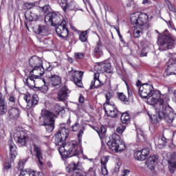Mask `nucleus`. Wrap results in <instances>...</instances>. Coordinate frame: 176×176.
Wrapping results in <instances>:
<instances>
[{
	"label": "nucleus",
	"mask_w": 176,
	"mask_h": 176,
	"mask_svg": "<svg viewBox=\"0 0 176 176\" xmlns=\"http://www.w3.org/2000/svg\"><path fill=\"white\" fill-rule=\"evenodd\" d=\"M69 131L65 127H61L55 135V144L60 146L58 152L63 157H78L82 152V146L76 141H72L65 144Z\"/></svg>",
	"instance_id": "nucleus-1"
},
{
	"label": "nucleus",
	"mask_w": 176,
	"mask_h": 176,
	"mask_svg": "<svg viewBox=\"0 0 176 176\" xmlns=\"http://www.w3.org/2000/svg\"><path fill=\"white\" fill-rule=\"evenodd\" d=\"M148 14L142 12H135L131 14V23L135 25L134 38H140L143 34L142 30H146V23H148Z\"/></svg>",
	"instance_id": "nucleus-2"
},
{
	"label": "nucleus",
	"mask_w": 176,
	"mask_h": 176,
	"mask_svg": "<svg viewBox=\"0 0 176 176\" xmlns=\"http://www.w3.org/2000/svg\"><path fill=\"white\" fill-rule=\"evenodd\" d=\"M155 111L158 113V118L156 116H153L152 117L149 115V118L153 120V122H154V123H157L159 120H164L166 123L171 124V122H174V119L176 116L175 113L173 111V108L167 105V104Z\"/></svg>",
	"instance_id": "nucleus-3"
},
{
	"label": "nucleus",
	"mask_w": 176,
	"mask_h": 176,
	"mask_svg": "<svg viewBox=\"0 0 176 176\" xmlns=\"http://www.w3.org/2000/svg\"><path fill=\"white\" fill-rule=\"evenodd\" d=\"M57 119V116L47 110H42L39 117L40 126H45L48 133H52L54 130V123Z\"/></svg>",
	"instance_id": "nucleus-4"
},
{
	"label": "nucleus",
	"mask_w": 176,
	"mask_h": 176,
	"mask_svg": "<svg viewBox=\"0 0 176 176\" xmlns=\"http://www.w3.org/2000/svg\"><path fill=\"white\" fill-rule=\"evenodd\" d=\"M157 43L160 46L159 50L164 52V50H168L175 47V38L173 37V34L168 32V30H166L162 36L158 37Z\"/></svg>",
	"instance_id": "nucleus-5"
},
{
	"label": "nucleus",
	"mask_w": 176,
	"mask_h": 176,
	"mask_svg": "<svg viewBox=\"0 0 176 176\" xmlns=\"http://www.w3.org/2000/svg\"><path fill=\"white\" fill-rule=\"evenodd\" d=\"M109 148L113 152H122L126 149V145L120 139V136L116 133H113L111 139L107 143Z\"/></svg>",
	"instance_id": "nucleus-6"
},
{
	"label": "nucleus",
	"mask_w": 176,
	"mask_h": 176,
	"mask_svg": "<svg viewBox=\"0 0 176 176\" xmlns=\"http://www.w3.org/2000/svg\"><path fill=\"white\" fill-rule=\"evenodd\" d=\"M162 94L159 91H154L151 96L147 99L150 105H153L155 111H159L160 108L164 107L167 103H164V100L160 98Z\"/></svg>",
	"instance_id": "nucleus-7"
},
{
	"label": "nucleus",
	"mask_w": 176,
	"mask_h": 176,
	"mask_svg": "<svg viewBox=\"0 0 176 176\" xmlns=\"http://www.w3.org/2000/svg\"><path fill=\"white\" fill-rule=\"evenodd\" d=\"M14 138L18 146H27L28 141H30V135L25 131H18L14 134Z\"/></svg>",
	"instance_id": "nucleus-8"
},
{
	"label": "nucleus",
	"mask_w": 176,
	"mask_h": 176,
	"mask_svg": "<svg viewBox=\"0 0 176 176\" xmlns=\"http://www.w3.org/2000/svg\"><path fill=\"white\" fill-rule=\"evenodd\" d=\"M61 21H61L60 14L56 12L47 13L45 16V22L50 23L53 27H57V25L61 24Z\"/></svg>",
	"instance_id": "nucleus-9"
},
{
	"label": "nucleus",
	"mask_w": 176,
	"mask_h": 176,
	"mask_svg": "<svg viewBox=\"0 0 176 176\" xmlns=\"http://www.w3.org/2000/svg\"><path fill=\"white\" fill-rule=\"evenodd\" d=\"M60 8H62L63 12H67V10H82L79 8V6L74 1V0H60Z\"/></svg>",
	"instance_id": "nucleus-10"
},
{
	"label": "nucleus",
	"mask_w": 176,
	"mask_h": 176,
	"mask_svg": "<svg viewBox=\"0 0 176 176\" xmlns=\"http://www.w3.org/2000/svg\"><path fill=\"white\" fill-rule=\"evenodd\" d=\"M23 98L27 104L25 107L26 109L34 108L35 105H38V102H39V98L36 94H34L32 97H31L30 94H28L25 95ZM23 108H25V107H23Z\"/></svg>",
	"instance_id": "nucleus-11"
},
{
	"label": "nucleus",
	"mask_w": 176,
	"mask_h": 176,
	"mask_svg": "<svg viewBox=\"0 0 176 176\" xmlns=\"http://www.w3.org/2000/svg\"><path fill=\"white\" fill-rule=\"evenodd\" d=\"M153 91V85L149 83H144L139 88V94L142 98H147Z\"/></svg>",
	"instance_id": "nucleus-12"
},
{
	"label": "nucleus",
	"mask_w": 176,
	"mask_h": 176,
	"mask_svg": "<svg viewBox=\"0 0 176 176\" xmlns=\"http://www.w3.org/2000/svg\"><path fill=\"white\" fill-rule=\"evenodd\" d=\"M104 109L109 118H118L122 115L120 111H118L116 106L112 104H104Z\"/></svg>",
	"instance_id": "nucleus-13"
},
{
	"label": "nucleus",
	"mask_w": 176,
	"mask_h": 176,
	"mask_svg": "<svg viewBox=\"0 0 176 176\" xmlns=\"http://www.w3.org/2000/svg\"><path fill=\"white\" fill-rule=\"evenodd\" d=\"M56 32L60 38H67L69 35L68 28H67V21L62 19L60 24L58 25L56 28Z\"/></svg>",
	"instance_id": "nucleus-14"
},
{
	"label": "nucleus",
	"mask_w": 176,
	"mask_h": 176,
	"mask_svg": "<svg viewBox=\"0 0 176 176\" xmlns=\"http://www.w3.org/2000/svg\"><path fill=\"white\" fill-rule=\"evenodd\" d=\"M71 91L67 88V87H63L57 93L56 100L58 101L64 102L65 100H68Z\"/></svg>",
	"instance_id": "nucleus-15"
},
{
	"label": "nucleus",
	"mask_w": 176,
	"mask_h": 176,
	"mask_svg": "<svg viewBox=\"0 0 176 176\" xmlns=\"http://www.w3.org/2000/svg\"><path fill=\"white\" fill-rule=\"evenodd\" d=\"M25 17L28 23H31V21H36L39 20L41 15L39 14V11L38 10H33L32 11H27L25 12Z\"/></svg>",
	"instance_id": "nucleus-16"
},
{
	"label": "nucleus",
	"mask_w": 176,
	"mask_h": 176,
	"mask_svg": "<svg viewBox=\"0 0 176 176\" xmlns=\"http://www.w3.org/2000/svg\"><path fill=\"white\" fill-rule=\"evenodd\" d=\"M72 74V80L78 87H82V76H83V72L79 71L69 72Z\"/></svg>",
	"instance_id": "nucleus-17"
},
{
	"label": "nucleus",
	"mask_w": 176,
	"mask_h": 176,
	"mask_svg": "<svg viewBox=\"0 0 176 176\" xmlns=\"http://www.w3.org/2000/svg\"><path fill=\"white\" fill-rule=\"evenodd\" d=\"M67 173H74L73 176H86V173L78 168L74 162L69 168H67Z\"/></svg>",
	"instance_id": "nucleus-18"
},
{
	"label": "nucleus",
	"mask_w": 176,
	"mask_h": 176,
	"mask_svg": "<svg viewBox=\"0 0 176 176\" xmlns=\"http://www.w3.org/2000/svg\"><path fill=\"white\" fill-rule=\"evenodd\" d=\"M34 32L35 34H37V35L47 36V35H49V28L46 25H39L37 28L34 29Z\"/></svg>",
	"instance_id": "nucleus-19"
},
{
	"label": "nucleus",
	"mask_w": 176,
	"mask_h": 176,
	"mask_svg": "<svg viewBox=\"0 0 176 176\" xmlns=\"http://www.w3.org/2000/svg\"><path fill=\"white\" fill-rule=\"evenodd\" d=\"M100 73L97 72L94 74V80L91 82L90 89H98V87H101L102 86V82L100 81Z\"/></svg>",
	"instance_id": "nucleus-20"
},
{
	"label": "nucleus",
	"mask_w": 176,
	"mask_h": 176,
	"mask_svg": "<svg viewBox=\"0 0 176 176\" xmlns=\"http://www.w3.org/2000/svg\"><path fill=\"white\" fill-rule=\"evenodd\" d=\"M29 65L31 68H36L42 65V59L36 56H33L29 59Z\"/></svg>",
	"instance_id": "nucleus-21"
},
{
	"label": "nucleus",
	"mask_w": 176,
	"mask_h": 176,
	"mask_svg": "<svg viewBox=\"0 0 176 176\" xmlns=\"http://www.w3.org/2000/svg\"><path fill=\"white\" fill-rule=\"evenodd\" d=\"M169 171L173 174L176 170V153L171 154L170 159L168 161Z\"/></svg>",
	"instance_id": "nucleus-22"
},
{
	"label": "nucleus",
	"mask_w": 176,
	"mask_h": 176,
	"mask_svg": "<svg viewBox=\"0 0 176 176\" xmlns=\"http://www.w3.org/2000/svg\"><path fill=\"white\" fill-rule=\"evenodd\" d=\"M50 84L52 87H56V89H58L61 85V77L56 74L52 75Z\"/></svg>",
	"instance_id": "nucleus-23"
},
{
	"label": "nucleus",
	"mask_w": 176,
	"mask_h": 176,
	"mask_svg": "<svg viewBox=\"0 0 176 176\" xmlns=\"http://www.w3.org/2000/svg\"><path fill=\"white\" fill-rule=\"evenodd\" d=\"M157 159H159V156L157 155L150 156L145 162V164L147 166L148 168L150 170H153L156 166V162H157Z\"/></svg>",
	"instance_id": "nucleus-24"
},
{
	"label": "nucleus",
	"mask_w": 176,
	"mask_h": 176,
	"mask_svg": "<svg viewBox=\"0 0 176 176\" xmlns=\"http://www.w3.org/2000/svg\"><path fill=\"white\" fill-rule=\"evenodd\" d=\"M37 76H34L32 74V76L26 78L25 83L28 86V87H30V89H32L33 90L37 89V87L35 86V82H36V79H38Z\"/></svg>",
	"instance_id": "nucleus-25"
},
{
	"label": "nucleus",
	"mask_w": 176,
	"mask_h": 176,
	"mask_svg": "<svg viewBox=\"0 0 176 176\" xmlns=\"http://www.w3.org/2000/svg\"><path fill=\"white\" fill-rule=\"evenodd\" d=\"M8 145L10 148V162H13L14 159H16V156H17V151H16V144L13 143V141L9 140Z\"/></svg>",
	"instance_id": "nucleus-26"
},
{
	"label": "nucleus",
	"mask_w": 176,
	"mask_h": 176,
	"mask_svg": "<svg viewBox=\"0 0 176 176\" xmlns=\"http://www.w3.org/2000/svg\"><path fill=\"white\" fill-rule=\"evenodd\" d=\"M33 151L36 153V157H37L39 164L41 166H43V157H42V151L41 150V148L38 146L36 144H33Z\"/></svg>",
	"instance_id": "nucleus-27"
},
{
	"label": "nucleus",
	"mask_w": 176,
	"mask_h": 176,
	"mask_svg": "<svg viewBox=\"0 0 176 176\" xmlns=\"http://www.w3.org/2000/svg\"><path fill=\"white\" fill-rule=\"evenodd\" d=\"M31 75L32 74H35L36 78H39V76H42L45 74V68H43V66L42 65L41 66H36V67H34L31 71H30Z\"/></svg>",
	"instance_id": "nucleus-28"
},
{
	"label": "nucleus",
	"mask_w": 176,
	"mask_h": 176,
	"mask_svg": "<svg viewBox=\"0 0 176 176\" xmlns=\"http://www.w3.org/2000/svg\"><path fill=\"white\" fill-rule=\"evenodd\" d=\"M94 54L96 57H101L102 56V43H101V40L96 43V46L94 50Z\"/></svg>",
	"instance_id": "nucleus-29"
},
{
	"label": "nucleus",
	"mask_w": 176,
	"mask_h": 176,
	"mask_svg": "<svg viewBox=\"0 0 176 176\" xmlns=\"http://www.w3.org/2000/svg\"><path fill=\"white\" fill-rule=\"evenodd\" d=\"M8 112V107L5 104V98L2 95V93H0V115H5Z\"/></svg>",
	"instance_id": "nucleus-30"
},
{
	"label": "nucleus",
	"mask_w": 176,
	"mask_h": 176,
	"mask_svg": "<svg viewBox=\"0 0 176 176\" xmlns=\"http://www.w3.org/2000/svg\"><path fill=\"white\" fill-rule=\"evenodd\" d=\"M8 114L10 119L14 120L20 116V110L16 107L12 108L9 110Z\"/></svg>",
	"instance_id": "nucleus-31"
},
{
	"label": "nucleus",
	"mask_w": 176,
	"mask_h": 176,
	"mask_svg": "<svg viewBox=\"0 0 176 176\" xmlns=\"http://www.w3.org/2000/svg\"><path fill=\"white\" fill-rule=\"evenodd\" d=\"M39 174H43L42 172H36V171H27L22 170L19 175V176H39Z\"/></svg>",
	"instance_id": "nucleus-32"
},
{
	"label": "nucleus",
	"mask_w": 176,
	"mask_h": 176,
	"mask_svg": "<svg viewBox=\"0 0 176 176\" xmlns=\"http://www.w3.org/2000/svg\"><path fill=\"white\" fill-rule=\"evenodd\" d=\"M100 67H102V72H107V74H111L112 72L111 63H102Z\"/></svg>",
	"instance_id": "nucleus-33"
},
{
	"label": "nucleus",
	"mask_w": 176,
	"mask_h": 176,
	"mask_svg": "<svg viewBox=\"0 0 176 176\" xmlns=\"http://www.w3.org/2000/svg\"><path fill=\"white\" fill-rule=\"evenodd\" d=\"M121 122H122L123 124H127L130 123V116L127 113H123L121 115Z\"/></svg>",
	"instance_id": "nucleus-34"
},
{
	"label": "nucleus",
	"mask_w": 176,
	"mask_h": 176,
	"mask_svg": "<svg viewBox=\"0 0 176 176\" xmlns=\"http://www.w3.org/2000/svg\"><path fill=\"white\" fill-rule=\"evenodd\" d=\"M97 133L100 138L105 137L107 134V128L104 126H101L99 129H97Z\"/></svg>",
	"instance_id": "nucleus-35"
},
{
	"label": "nucleus",
	"mask_w": 176,
	"mask_h": 176,
	"mask_svg": "<svg viewBox=\"0 0 176 176\" xmlns=\"http://www.w3.org/2000/svg\"><path fill=\"white\" fill-rule=\"evenodd\" d=\"M39 80L41 82H43L44 85H43L42 87H37V88L36 89H38V90H39L42 93H47V90H49V87H47L45 83V80Z\"/></svg>",
	"instance_id": "nucleus-36"
},
{
	"label": "nucleus",
	"mask_w": 176,
	"mask_h": 176,
	"mask_svg": "<svg viewBox=\"0 0 176 176\" xmlns=\"http://www.w3.org/2000/svg\"><path fill=\"white\" fill-rule=\"evenodd\" d=\"M167 144V139L165 137L162 136L160 139L158 140L157 145L160 148H163Z\"/></svg>",
	"instance_id": "nucleus-37"
},
{
	"label": "nucleus",
	"mask_w": 176,
	"mask_h": 176,
	"mask_svg": "<svg viewBox=\"0 0 176 176\" xmlns=\"http://www.w3.org/2000/svg\"><path fill=\"white\" fill-rule=\"evenodd\" d=\"M135 157L137 159V160H140V162H144V160H145V157L140 151L135 153Z\"/></svg>",
	"instance_id": "nucleus-38"
},
{
	"label": "nucleus",
	"mask_w": 176,
	"mask_h": 176,
	"mask_svg": "<svg viewBox=\"0 0 176 176\" xmlns=\"http://www.w3.org/2000/svg\"><path fill=\"white\" fill-rule=\"evenodd\" d=\"M79 39L82 42H86L87 41V31L81 32L79 36Z\"/></svg>",
	"instance_id": "nucleus-39"
},
{
	"label": "nucleus",
	"mask_w": 176,
	"mask_h": 176,
	"mask_svg": "<svg viewBox=\"0 0 176 176\" xmlns=\"http://www.w3.org/2000/svg\"><path fill=\"white\" fill-rule=\"evenodd\" d=\"M35 3H25L23 4V9L25 10H30L35 8Z\"/></svg>",
	"instance_id": "nucleus-40"
},
{
	"label": "nucleus",
	"mask_w": 176,
	"mask_h": 176,
	"mask_svg": "<svg viewBox=\"0 0 176 176\" xmlns=\"http://www.w3.org/2000/svg\"><path fill=\"white\" fill-rule=\"evenodd\" d=\"M118 98L120 101H122V102H124V104H129L127 97H126V95H124L123 93L118 94Z\"/></svg>",
	"instance_id": "nucleus-41"
},
{
	"label": "nucleus",
	"mask_w": 176,
	"mask_h": 176,
	"mask_svg": "<svg viewBox=\"0 0 176 176\" xmlns=\"http://www.w3.org/2000/svg\"><path fill=\"white\" fill-rule=\"evenodd\" d=\"M125 130H126V125L124 124H120L116 129V131L117 133H118V134H123Z\"/></svg>",
	"instance_id": "nucleus-42"
},
{
	"label": "nucleus",
	"mask_w": 176,
	"mask_h": 176,
	"mask_svg": "<svg viewBox=\"0 0 176 176\" xmlns=\"http://www.w3.org/2000/svg\"><path fill=\"white\" fill-rule=\"evenodd\" d=\"M109 160V156H103L100 160V163L102 166H107V163H108Z\"/></svg>",
	"instance_id": "nucleus-43"
},
{
	"label": "nucleus",
	"mask_w": 176,
	"mask_h": 176,
	"mask_svg": "<svg viewBox=\"0 0 176 176\" xmlns=\"http://www.w3.org/2000/svg\"><path fill=\"white\" fill-rule=\"evenodd\" d=\"M143 156H144V159L146 160V157L149 155V148H145L140 151Z\"/></svg>",
	"instance_id": "nucleus-44"
},
{
	"label": "nucleus",
	"mask_w": 176,
	"mask_h": 176,
	"mask_svg": "<svg viewBox=\"0 0 176 176\" xmlns=\"http://www.w3.org/2000/svg\"><path fill=\"white\" fill-rule=\"evenodd\" d=\"M74 57L76 60H82V58H85V54L77 52L74 54Z\"/></svg>",
	"instance_id": "nucleus-45"
},
{
	"label": "nucleus",
	"mask_w": 176,
	"mask_h": 176,
	"mask_svg": "<svg viewBox=\"0 0 176 176\" xmlns=\"http://www.w3.org/2000/svg\"><path fill=\"white\" fill-rule=\"evenodd\" d=\"M138 137L140 141H144L145 140V135H144V133L140 129L138 130Z\"/></svg>",
	"instance_id": "nucleus-46"
},
{
	"label": "nucleus",
	"mask_w": 176,
	"mask_h": 176,
	"mask_svg": "<svg viewBox=\"0 0 176 176\" xmlns=\"http://www.w3.org/2000/svg\"><path fill=\"white\" fill-rule=\"evenodd\" d=\"M40 8H41L43 13H47L50 10V6L46 5L43 7H41Z\"/></svg>",
	"instance_id": "nucleus-47"
},
{
	"label": "nucleus",
	"mask_w": 176,
	"mask_h": 176,
	"mask_svg": "<svg viewBox=\"0 0 176 176\" xmlns=\"http://www.w3.org/2000/svg\"><path fill=\"white\" fill-rule=\"evenodd\" d=\"M106 97V104L104 105H108V104H111V102H109V100L112 98V94L111 93H107L105 95Z\"/></svg>",
	"instance_id": "nucleus-48"
},
{
	"label": "nucleus",
	"mask_w": 176,
	"mask_h": 176,
	"mask_svg": "<svg viewBox=\"0 0 176 176\" xmlns=\"http://www.w3.org/2000/svg\"><path fill=\"white\" fill-rule=\"evenodd\" d=\"M79 127H80V125L79 123L76 122L72 126V131H79Z\"/></svg>",
	"instance_id": "nucleus-49"
},
{
	"label": "nucleus",
	"mask_w": 176,
	"mask_h": 176,
	"mask_svg": "<svg viewBox=\"0 0 176 176\" xmlns=\"http://www.w3.org/2000/svg\"><path fill=\"white\" fill-rule=\"evenodd\" d=\"M101 171L102 175H108V169H107V166H102Z\"/></svg>",
	"instance_id": "nucleus-50"
},
{
	"label": "nucleus",
	"mask_w": 176,
	"mask_h": 176,
	"mask_svg": "<svg viewBox=\"0 0 176 176\" xmlns=\"http://www.w3.org/2000/svg\"><path fill=\"white\" fill-rule=\"evenodd\" d=\"M146 54H148V47H146L142 50L140 56L141 57H145Z\"/></svg>",
	"instance_id": "nucleus-51"
},
{
	"label": "nucleus",
	"mask_w": 176,
	"mask_h": 176,
	"mask_svg": "<svg viewBox=\"0 0 176 176\" xmlns=\"http://www.w3.org/2000/svg\"><path fill=\"white\" fill-rule=\"evenodd\" d=\"M53 67H54V65H52V63H47L46 64V70L50 72L53 69Z\"/></svg>",
	"instance_id": "nucleus-52"
},
{
	"label": "nucleus",
	"mask_w": 176,
	"mask_h": 176,
	"mask_svg": "<svg viewBox=\"0 0 176 176\" xmlns=\"http://www.w3.org/2000/svg\"><path fill=\"white\" fill-rule=\"evenodd\" d=\"M18 164H19V167H18L19 170H23V168H24V163H23V162L19 161L18 162Z\"/></svg>",
	"instance_id": "nucleus-53"
},
{
	"label": "nucleus",
	"mask_w": 176,
	"mask_h": 176,
	"mask_svg": "<svg viewBox=\"0 0 176 176\" xmlns=\"http://www.w3.org/2000/svg\"><path fill=\"white\" fill-rule=\"evenodd\" d=\"M168 26L170 30H174V23L172 21H169L168 23Z\"/></svg>",
	"instance_id": "nucleus-54"
},
{
	"label": "nucleus",
	"mask_w": 176,
	"mask_h": 176,
	"mask_svg": "<svg viewBox=\"0 0 176 176\" xmlns=\"http://www.w3.org/2000/svg\"><path fill=\"white\" fill-rule=\"evenodd\" d=\"M115 30L117 31L118 35L120 39H122V34H120V30L119 28H116L114 26Z\"/></svg>",
	"instance_id": "nucleus-55"
},
{
	"label": "nucleus",
	"mask_w": 176,
	"mask_h": 176,
	"mask_svg": "<svg viewBox=\"0 0 176 176\" xmlns=\"http://www.w3.org/2000/svg\"><path fill=\"white\" fill-rule=\"evenodd\" d=\"M122 176H130V170H124V174Z\"/></svg>",
	"instance_id": "nucleus-56"
},
{
	"label": "nucleus",
	"mask_w": 176,
	"mask_h": 176,
	"mask_svg": "<svg viewBox=\"0 0 176 176\" xmlns=\"http://www.w3.org/2000/svg\"><path fill=\"white\" fill-rule=\"evenodd\" d=\"M9 101L10 102H14V101H16L15 98H14V96H10V98H9Z\"/></svg>",
	"instance_id": "nucleus-57"
},
{
	"label": "nucleus",
	"mask_w": 176,
	"mask_h": 176,
	"mask_svg": "<svg viewBox=\"0 0 176 176\" xmlns=\"http://www.w3.org/2000/svg\"><path fill=\"white\" fill-rule=\"evenodd\" d=\"M79 102H81V104H83V102H85V98H83V96L79 97Z\"/></svg>",
	"instance_id": "nucleus-58"
},
{
	"label": "nucleus",
	"mask_w": 176,
	"mask_h": 176,
	"mask_svg": "<svg viewBox=\"0 0 176 176\" xmlns=\"http://www.w3.org/2000/svg\"><path fill=\"white\" fill-rule=\"evenodd\" d=\"M51 65H54L53 68H55V67H58V64L57 63V62H53L51 63Z\"/></svg>",
	"instance_id": "nucleus-59"
},
{
	"label": "nucleus",
	"mask_w": 176,
	"mask_h": 176,
	"mask_svg": "<svg viewBox=\"0 0 176 176\" xmlns=\"http://www.w3.org/2000/svg\"><path fill=\"white\" fill-rule=\"evenodd\" d=\"M82 134H83V129H80V131L78 133V137L79 138L82 137Z\"/></svg>",
	"instance_id": "nucleus-60"
},
{
	"label": "nucleus",
	"mask_w": 176,
	"mask_h": 176,
	"mask_svg": "<svg viewBox=\"0 0 176 176\" xmlns=\"http://www.w3.org/2000/svg\"><path fill=\"white\" fill-rule=\"evenodd\" d=\"M148 2H149V0H143V5H146V3H148Z\"/></svg>",
	"instance_id": "nucleus-61"
},
{
	"label": "nucleus",
	"mask_w": 176,
	"mask_h": 176,
	"mask_svg": "<svg viewBox=\"0 0 176 176\" xmlns=\"http://www.w3.org/2000/svg\"><path fill=\"white\" fill-rule=\"evenodd\" d=\"M141 85V80H138L137 83H136V86L140 87V85Z\"/></svg>",
	"instance_id": "nucleus-62"
},
{
	"label": "nucleus",
	"mask_w": 176,
	"mask_h": 176,
	"mask_svg": "<svg viewBox=\"0 0 176 176\" xmlns=\"http://www.w3.org/2000/svg\"><path fill=\"white\" fill-rule=\"evenodd\" d=\"M68 61H69V63H71V64H72V63H74V59H72V58H69Z\"/></svg>",
	"instance_id": "nucleus-63"
},
{
	"label": "nucleus",
	"mask_w": 176,
	"mask_h": 176,
	"mask_svg": "<svg viewBox=\"0 0 176 176\" xmlns=\"http://www.w3.org/2000/svg\"><path fill=\"white\" fill-rule=\"evenodd\" d=\"M11 166L10 164H8V166H5V168H6L7 170L10 168Z\"/></svg>",
	"instance_id": "nucleus-64"
}]
</instances>
